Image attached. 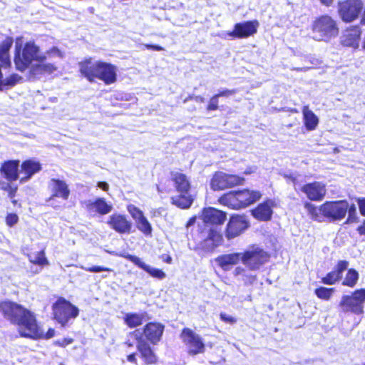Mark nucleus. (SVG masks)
<instances>
[{
    "label": "nucleus",
    "mask_w": 365,
    "mask_h": 365,
    "mask_svg": "<svg viewBox=\"0 0 365 365\" xmlns=\"http://www.w3.org/2000/svg\"><path fill=\"white\" fill-rule=\"evenodd\" d=\"M21 168L27 175L26 177L22 178L20 180V182L24 183L28 181L33 175L39 172L41 169V167L38 162L34 161L33 160H28L22 163Z\"/></svg>",
    "instance_id": "29"
},
{
    "label": "nucleus",
    "mask_w": 365,
    "mask_h": 365,
    "mask_svg": "<svg viewBox=\"0 0 365 365\" xmlns=\"http://www.w3.org/2000/svg\"><path fill=\"white\" fill-rule=\"evenodd\" d=\"M17 187H13L12 190H9V195L10 197H13L15 195V192H16Z\"/></svg>",
    "instance_id": "59"
},
{
    "label": "nucleus",
    "mask_w": 365,
    "mask_h": 365,
    "mask_svg": "<svg viewBox=\"0 0 365 365\" xmlns=\"http://www.w3.org/2000/svg\"><path fill=\"white\" fill-rule=\"evenodd\" d=\"M194 198L189 192H179V195L171 197L172 203L181 209L189 208Z\"/></svg>",
    "instance_id": "30"
},
{
    "label": "nucleus",
    "mask_w": 365,
    "mask_h": 365,
    "mask_svg": "<svg viewBox=\"0 0 365 365\" xmlns=\"http://www.w3.org/2000/svg\"><path fill=\"white\" fill-rule=\"evenodd\" d=\"M164 261L168 264H170L172 262V258L170 256H168Z\"/></svg>",
    "instance_id": "62"
},
{
    "label": "nucleus",
    "mask_w": 365,
    "mask_h": 365,
    "mask_svg": "<svg viewBox=\"0 0 365 365\" xmlns=\"http://www.w3.org/2000/svg\"><path fill=\"white\" fill-rule=\"evenodd\" d=\"M48 188L52 195L48 202H51L55 197H61L65 200H68L70 190L67 184L63 180L51 179L48 182Z\"/></svg>",
    "instance_id": "18"
},
{
    "label": "nucleus",
    "mask_w": 365,
    "mask_h": 365,
    "mask_svg": "<svg viewBox=\"0 0 365 365\" xmlns=\"http://www.w3.org/2000/svg\"><path fill=\"white\" fill-rule=\"evenodd\" d=\"M86 207L90 212H98L101 215H106L109 213L113 206L108 205L104 198H98L95 201L87 200L85 202Z\"/></svg>",
    "instance_id": "23"
},
{
    "label": "nucleus",
    "mask_w": 365,
    "mask_h": 365,
    "mask_svg": "<svg viewBox=\"0 0 365 365\" xmlns=\"http://www.w3.org/2000/svg\"><path fill=\"white\" fill-rule=\"evenodd\" d=\"M137 228L145 235H150L152 227L145 217L140 219L136 222Z\"/></svg>",
    "instance_id": "38"
},
{
    "label": "nucleus",
    "mask_w": 365,
    "mask_h": 365,
    "mask_svg": "<svg viewBox=\"0 0 365 365\" xmlns=\"http://www.w3.org/2000/svg\"><path fill=\"white\" fill-rule=\"evenodd\" d=\"M19 160H8L2 164L0 172L8 181L13 182L19 178Z\"/></svg>",
    "instance_id": "21"
},
{
    "label": "nucleus",
    "mask_w": 365,
    "mask_h": 365,
    "mask_svg": "<svg viewBox=\"0 0 365 365\" xmlns=\"http://www.w3.org/2000/svg\"><path fill=\"white\" fill-rule=\"evenodd\" d=\"M361 31L359 26L346 28L341 36V43L344 46L357 48L361 38Z\"/></svg>",
    "instance_id": "16"
},
{
    "label": "nucleus",
    "mask_w": 365,
    "mask_h": 365,
    "mask_svg": "<svg viewBox=\"0 0 365 365\" xmlns=\"http://www.w3.org/2000/svg\"><path fill=\"white\" fill-rule=\"evenodd\" d=\"M128 211L132 217L135 220V222L145 217L143 212L133 205H130L128 206Z\"/></svg>",
    "instance_id": "40"
},
{
    "label": "nucleus",
    "mask_w": 365,
    "mask_h": 365,
    "mask_svg": "<svg viewBox=\"0 0 365 365\" xmlns=\"http://www.w3.org/2000/svg\"><path fill=\"white\" fill-rule=\"evenodd\" d=\"M302 113L306 128L308 130H314L319 123L317 116L311 110H309L307 106H304L303 107Z\"/></svg>",
    "instance_id": "32"
},
{
    "label": "nucleus",
    "mask_w": 365,
    "mask_h": 365,
    "mask_svg": "<svg viewBox=\"0 0 365 365\" xmlns=\"http://www.w3.org/2000/svg\"><path fill=\"white\" fill-rule=\"evenodd\" d=\"M53 312L55 319L66 327L70 320L75 319L78 315V309L63 298L58 299L53 305Z\"/></svg>",
    "instance_id": "8"
},
{
    "label": "nucleus",
    "mask_w": 365,
    "mask_h": 365,
    "mask_svg": "<svg viewBox=\"0 0 365 365\" xmlns=\"http://www.w3.org/2000/svg\"><path fill=\"white\" fill-rule=\"evenodd\" d=\"M302 192L306 194L307 197L314 201L322 200L326 195L325 185L320 182H314L303 185Z\"/></svg>",
    "instance_id": "15"
},
{
    "label": "nucleus",
    "mask_w": 365,
    "mask_h": 365,
    "mask_svg": "<svg viewBox=\"0 0 365 365\" xmlns=\"http://www.w3.org/2000/svg\"><path fill=\"white\" fill-rule=\"evenodd\" d=\"M164 331V326L159 323H148L144 328L146 339L155 344L160 341Z\"/></svg>",
    "instance_id": "22"
},
{
    "label": "nucleus",
    "mask_w": 365,
    "mask_h": 365,
    "mask_svg": "<svg viewBox=\"0 0 365 365\" xmlns=\"http://www.w3.org/2000/svg\"><path fill=\"white\" fill-rule=\"evenodd\" d=\"M81 268L86 271L90 272L98 273L103 271L111 272L112 269L108 267H101V266H93V267H81Z\"/></svg>",
    "instance_id": "43"
},
{
    "label": "nucleus",
    "mask_w": 365,
    "mask_h": 365,
    "mask_svg": "<svg viewBox=\"0 0 365 365\" xmlns=\"http://www.w3.org/2000/svg\"><path fill=\"white\" fill-rule=\"evenodd\" d=\"M225 93H220V94L216 95L215 96L212 97L207 106L208 110H215L217 108V104H218V97L222 96V94H225Z\"/></svg>",
    "instance_id": "45"
},
{
    "label": "nucleus",
    "mask_w": 365,
    "mask_h": 365,
    "mask_svg": "<svg viewBox=\"0 0 365 365\" xmlns=\"http://www.w3.org/2000/svg\"><path fill=\"white\" fill-rule=\"evenodd\" d=\"M73 341V339L71 338H64L63 339H59L55 341L56 345L59 346L65 347L67 345L71 344Z\"/></svg>",
    "instance_id": "48"
},
{
    "label": "nucleus",
    "mask_w": 365,
    "mask_h": 365,
    "mask_svg": "<svg viewBox=\"0 0 365 365\" xmlns=\"http://www.w3.org/2000/svg\"><path fill=\"white\" fill-rule=\"evenodd\" d=\"M358 279L359 273L355 269H350L348 270L346 275L342 282V284L344 286L353 287L356 285Z\"/></svg>",
    "instance_id": "36"
},
{
    "label": "nucleus",
    "mask_w": 365,
    "mask_h": 365,
    "mask_svg": "<svg viewBox=\"0 0 365 365\" xmlns=\"http://www.w3.org/2000/svg\"><path fill=\"white\" fill-rule=\"evenodd\" d=\"M56 68V66L52 63L38 64L31 68L28 78L31 80L43 73H51Z\"/></svg>",
    "instance_id": "33"
},
{
    "label": "nucleus",
    "mask_w": 365,
    "mask_h": 365,
    "mask_svg": "<svg viewBox=\"0 0 365 365\" xmlns=\"http://www.w3.org/2000/svg\"><path fill=\"white\" fill-rule=\"evenodd\" d=\"M287 177L293 183V185L294 186V189L297 190V187L298 185V178H299V175H297V174H291L290 175L287 176Z\"/></svg>",
    "instance_id": "51"
},
{
    "label": "nucleus",
    "mask_w": 365,
    "mask_h": 365,
    "mask_svg": "<svg viewBox=\"0 0 365 365\" xmlns=\"http://www.w3.org/2000/svg\"><path fill=\"white\" fill-rule=\"evenodd\" d=\"M364 9L362 0H341L337 3V14L345 24L351 23L359 19Z\"/></svg>",
    "instance_id": "7"
},
{
    "label": "nucleus",
    "mask_w": 365,
    "mask_h": 365,
    "mask_svg": "<svg viewBox=\"0 0 365 365\" xmlns=\"http://www.w3.org/2000/svg\"><path fill=\"white\" fill-rule=\"evenodd\" d=\"M0 311L7 320L18 326V331L21 336L51 339L55 335L53 329H49L44 334L38 326L33 313L17 303L10 301L2 302L0 303Z\"/></svg>",
    "instance_id": "1"
},
{
    "label": "nucleus",
    "mask_w": 365,
    "mask_h": 365,
    "mask_svg": "<svg viewBox=\"0 0 365 365\" xmlns=\"http://www.w3.org/2000/svg\"><path fill=\"white\" fill-rule=\"evenodd\" d=\"M363 365H365V364H363Z\"/></svg>",
    "instance_id": "63"
},
{
    "label": "nucleus",
    "mask_w": 365,
    "mask_h": 365,
    "mask_svg": "<svg viewBox=\"0 0 365 365\" xmlns=\"http://www.w3.org/2000/svg\"><path fill=\"white\" fill-rule=\"evenodd\" d=\"M29 261L31 263L38 264V265H45L48 264V260L45 257V253L43 251L37 252L35 253H31L29 255Z\"/></svg>",
    "instance_id": "37"
},
{
    "label": "nucleus",
    "mask_w": 365,
    "mask_h": 365,
    "mask_svg": "<svg viewBox=\"0 0 365 365\" xmlns=\"http://www.w3.org/2000/svg\"><path fill=\"white\" fill-rule=\"evenodd\" d=\"M349 263L346 260H340L337 265L336 270H334L341 277L342 272L348 267Z\"/></svg>",
    "instance_id": "44"
},
{
    "label": "nucleus",
    "mask_w": 365,
    "mask_h": 365,
    "mask_svg": "<svg viewBox=\"0 0 365 365\" xmlns=\"http://www.w3.org/2000/svg\"><path fill=\"white\" fill-rule=\"evenodd\" d=\"M245 272V269L242 267H237L235 269V274L236 276L242 274Z\"/></svg>",
    "instance_id": "58"
},
{
    "label": "nucleus",
    "mask_w": 365,
    "mask_h": 365,
    "mask_svg": "<svg viewBox=\"0 0 365 365\" xmlns=\"http://www.w3.org/2000/svg\"><path fill=\"white\" fill-rule=\"evenodd\" d=\"M305 207L314 220L320 222L322 217H325L330 220L336 221L341 220L346 216L349 204L345 200L326 202L317 207L307 202L305 204Z\"/></svg>",
    "instance_id": "4"
},
{
    "label": "nucleus",
    "mask_w": 365,
    "mask_h": 365,
    "mask_svg": "<svg viewBox=\"0 0 365 365\" xmlns=\"http://www.w3.org/2000/svg\"><path fill=\"white\" fill-rule=\"evenodd\" d=\"M319 1H320L322 5L326 7H330L334 1V0H319Z\"/></svg>",
    "instance_id": "52"
},
{
    "label": "nucleus",
    "mask_w": 365,
    "mask_h": 365,
    "mask_svg": "<svg viewBox=\"0 0 365 365\" xmlns=\"http://www.w3.org/2000/svg\"><path fill=\"white\" fill-rule=\"evenodd\" d=\"M180 336L187 348L189 354L196 355L205 351V344L202 338L190 329H183Z\"/></svg>",
    "instance_id": "12"
},
{
    "label": "nucleus",
    "mask_w": 365,
    "mask_h": 365,
    "mask_svg": "<svg viewBox=\"0 0 365 365\" xmlns=\"http://www.w3.org/2000/svg\"><path fill=\"white\" fill-rule=\"evenodd\" d=\"M259 23L257 19L237 23L233 29L227 32V36L232 39L247 38L257 34Z\"/></svg>",
    "instance_id": "11"
},
{
    "label": "nucleus",
    "mask_w": 365,
    "mask_h": 365,
    "mask_svg": "<svg viewBox=\"0 0 365 365\" xmlns=\"http://www.w3.org/2000/svg\"><path fill=\"white\" fill-rule=\"evenodd\" d=\"M341 277L334 270L328 273L322 278V282L326 284H334Z\"/></svg>",
    "instance_id": "41"
},
{
    "label": "nucleus",
    "mask_w": 365,
    "mask_h": 365,
    "mask_svg": "<svg viewBox=\"0 0 365 365\" xmlns=\"http://www.w3.org/2000/svg\"><path fill=\"white\" fill-rule=\"evenodd\" d=\"M117 96L115 97L116 99H123V94H124V93H117Z\"/></svg>",
    "instance_id": "61"
},
{
    "label": "nucleus",
    "mask_w": 365,
    "mask_h": 365,
    "mask_svg": "<svg viewBox=\"0 0 365 365\" xmlns=\"http://www.w3.org/2000/svg\"><path fill=\"white\" fill-rule=\"evenodd\" d=\"M241 253H231L220 255L215 261L223 270L227 271L237 264L241 260Z\"/></svg>",
    "instance_id": "25"
},
{
    "label": "nucleus",
    "mask_w": 365,
    "mask_h": 365,
    "mask_svg": "<svg viewBox=\"0 0 365 365\" xmlns=\"http://www.w3.org/2000/svg\"><path fill=\"white\" fill-rule=\"evenodd\" d=\"M357 202L359 204L361 214L365 216V198H358Z\"/></svg>",
    "instance_id": "50"
},
{
    "label": "nucleus",
    "mask_w": 365,
    "mask_h": 365,
    "mask_svg": "<svg viewBox=\"0 0 365 365\" xmlns=\"http://www.w3.org/2000/svg\"><path fill=\"white\" fill-rule=\"evenodd\" d=\"M98 187L105 191H107L108 190V184L106 182H99L98 183Z\"/></svg>",
    "instance_id": "54"
},
{
    "label": "nucleus",
    "mask_w": 365,
    "mask_h": 365,
    "mask_svg": "<svg viewBox=\"0 0 365 365\" xmlns=\"http://www.w3.org/2000/svg\"><path fill=\"white\" fill-rule=\"evenodd\" d=\"M365 289L355 290L351 295H343L339 304L340 312L352 313L356 315L364 314Z\"/></svg>",
    "instance_id": "6"
},
{
    "label": "nucleus",
    "mask_w": 365,
    "mask_h": 365,
    "mask_svg": "<svg viewBox=\"0 0 365 365\" xmlns=\"http://www.w3.org/2000/svg\"><path fill=\"white\" fill-rule=\"evenodd\" d=\"M171 177L178 192H190V183L185 174L173 172L171 173Z\"/></svg>",
    "instance_id": "27"
},
{
    "label": "nucleus",
    "mask_w": 365,
    "mask_h": 365,
    "mask_svg": "<svg viewBox=\"0 0 365 365\" xmlns=\"http://www.w3.org/2000/svg\"><path fill=\"white\" fill-rule=\"evenodd\" d=\"M125 259L130 260L138 267L148 272L153 277L158 279H163L166 277V274L162 270L145 264L140 257L130 254L123 255Z\"/></svg>",
    "instance_id": "19"
},
{
    "label": "nucleus",
    "mask_w": 365,
    "mask_h": 365,
    "mask_svg": "<svg viewBox=\"0 0 365 365\" xmlns=\"http://www.w3.org/2000/svg\"><path fill=\"white\" fill-rule=\"evenodd\" d=\"M276 206L275 202L272 199H268L262 203H260L255 210H252V215L257 220L262 221L269 220L272 215V208Z\"/></svg>",
    "instance_id": "20"
},
{
    "label": "nucleus",
    "mask_w": 365,
    "mask_h": 365,
    "mask_svg": "<svg viewBox=\"0 0 365 365\" xmlns=\"http://www.w3.org/2000/svg\"><path fill=\"white\" fill-rule=\"evenodd\" d=\"M13 45V39L7 37L0 44V66L4 68L9 67L11 61L9 57V50Z\"/></svg>",
    "instance_id": "28"
},
{
    "label": "nucleus",
    "mask_w": 365,
    "mask_h": 365,
    "mask_svg": "<svg viewBox=\"0 0 365 365\" xmlns=\"http://www.w3.org/2000/svg\"><path fill=\"white\" fill-rule=\"evenodd\" d=\"M144 47L147 49L157 51H164V48L159 45H153V44L146 43V44H144Z\"/></svg>",
    "instance_id": "49"
},
{
    "label": "nucleus",
    "mask_w": 365,
    "mask_h": 365,
    "mask_svg": "<svg viewBox=\"0 0 365 365\" xmlns=\"http://www.w3.org/2000/svg\"><path fill=\"white\" fill-rule=\"evenodd\" d=\"M241 261L251 270L258 269L269 259V255L259 247H252L241 253Z\"/></svg>",
    "instance_id": "9"
},
{
    "label": "nucleus",
    "mask_w": 365,
    "mask_h": 365,
    "mask_svg": "<svg viewBox=\"0 0 365 365\" xmlns=\"http://www.w3.org/2000/svg\"><path fill=\"white\" fill-rule=\"evenodd\" d=\"M6 224L11 227L18 221V216L16 214H9L6 217Z\"/></svg>",
    "instance_id": "46"
},
{
    "label": "nucleus",
    "mask_w": 365,
    "mask_h": 365,
    "mask_svg": "<svg viewBox=\"0 0 365 365\" xmlns=\"http://www.w3.org/2000/svg\"><path fill=\"white\" fill-rule=\"evenodd\" d=\"M219 201L221 204L232 209L242 208L237 191L225 194L220 198Z\"/></svg>",
    "instance_id": "31"
},
{
    "label": "nucleus",
    "mask_w": 365,
    "mask_h": 365,
    "mask_svg": "<svg viewBox=\"0 0 365 365\" xmlns=\"http://www.w3.org/2000/svg\"><path fill=\"white\" fill-rule=\"evenodd\" d=\"M221 240L222 237L217 232L211 230L208 237L204 241L203 247L207 250L212 251L220 245Z\"/></svg>",
    "instance_id": "34"
},
{
    "label": "nucleus",
    "mask_w": 365,
    "mask_h": 365,
    "mask_svg": "<svg viewBox=\"0 0 365 365\" xmlns=\"http://www.w3.org/2000/svg\"><path fill=\"white\" fill-rule=\"evenodd\" d=\"M357 231L360 235H365V220H364L361 225L358 227Z\"/></svg>",
    "instance_id": "56"
},
{
    "label": "nucleus",
    "mask_w": 365,
    "mask_h": 365,
    "mask_svg": "<svg viewBox=\"0 0 365 365\" xmlns=\"http://www.w3.org/2000/svg\"><path fill=\"white\" fill-rule=\"evenodd\" d=\"M334 292V288H327L324 287H320L316 289L314 292L319 299L324 300H329L332 296Z\"/></svg>",
    "instance_id": "39"
},
{
    "label": "nucleus",
    "mask_w": 365,
    "mask_h": 365,
    "mask_svg": "<svg viewBox=\"0 0 365 365\" xmlns=\"http://www.w3.org/2000/svg\"><path fill=\"white\" fill-rule=\"evenodd\" d=\"M136 354L135 353L128 356V361L132 363H136Z\"/></svg>",
    "instance_id": "57"
},
{
    "label": "nucleus",
    "mask_w": 365,
    "mask_h": 365,
    "mask_svg": "<svg viewBox=\"0 0 365 365\" xmlns=\"http://www.w3.org/2000/svg\"><path fill=\"white\" fill-rule=\"evenodd\" d=\"M202 218L205 223L221 225L226 219V213L213 207L205 209Z\"/></svg>",
    "instance_id": "24"
},
{
    "label": "nucleus",
    "mask_w": 365,
    "mask_h": 365,
    "mask_svg": "<svg viewBox=\"0 0 365 365\" xmlns=\"http://www.w3.org/2000/svg\"><path fill=\"white\" fill-rule=\"evenodd\" d=\"M245 178L237 175L227 174L223 172H217L214 174L210 186L214 190H222L234 186L242 185Z\"/></svg>",
    "instance_id": "10"
},
{
    "label": "nucleus",
    "mask_w": 365,
    "mask_h": 365,
    "mask_svg": "<svg viewBox=\"0 0 365 365\" xmlns=\"http://www.w3.org/2000/svg\"><path fill=\"white\" fill-rule=\"evenodd\" d=\"M255 279H256V277L254 275L246 276V277L243 279V280L245 281V283H250V284L253 283L255 281Z\"/></svg>",
    "instance_id": "53"
},
{
    "label": "nucleus",
    "mask_w": 365,
    "mask_h": 365,
    "mask_svg": "<svg viewBox=\"0 0 365 365\" xmlns=\"http://www.w3.org/2000/svg\"><path fill=\"white\" fill-rule=\"evenodd\" d=\"M248 226V221L245 216L233 215L227 224L225 235L229 240L233 239L239 236Z\"/></svg>",
    "instance_id": "13"
},
{
    "label": "nucleus",
    "mask_w": 365,
    "mask_h": 365,
    "mask_svg": "<svg viewBox=\"0 0 365 365\" xmlns=\"http://www.w3.org/2000/svg\"><path fill=\"white\" fill-rule=\"evenodd\" d=\"M0 185H1V188L4 190L9 191V190H12V186L9 183L3 182L0 183Z\"/></svg>",
    "instance_id": "55"
},
{
    "label": "nucleus",
    "mask_w": 365,
    "mask_h": 365,
    "mask_svg": "<svg viewBox=\"0 0 365 365\" xmlns=\"http://www.w3.org/2000/svg\"><path fill=\"white\" fill-rule=\"evenodd\" d=\"M145 314L128 313L124 317L125 324L130 328H134L142 324Z\"/></svg>",
    "instance_id": "35"
},
{
    "label": "nucleus",
    "mask_w": 365,
    "mask_h": 365,
    "mask_svg": "<svg viewBox=\"0 0 365 365\" xmlns=\"http://www.w3.org/2000/svg\"><path fill=\"white\" fill-rule=\"evenodd\" d=\"M79 70L90 82L99 79L106 85H110L117 81V68L110 63L86 59L79 63Z\"/></svg>",
    "instance_id": "2"
},
{
    "label": "nucleus",
    "mask_w": 365,
    "mask_h": 365,
    "mask_svg": "<svg viewBox=\"0 0 365 365\" xmlns=\"http://www.w3.org/2000/svg\"><path fill=\"white\" fill-rule=\"evenodd\" d=\"M137 339V349L140 354L141 358L145 364H154L157 361V356L151 349L148 343L141 336L138 337V330L133 332Z\"/></svg>",
    "instance_id": "17"
},
{
    "label": "nucleus",
    "mask_w": 365,
    "mask_h": 365,
    "mask_svg": "<svg viewBox=\"0 0 365 365\" xmlns=\"http://www.w3.org/2000/svg\"><path fill=\"white\" fill-rule=\"evenodd\" d=\"M347 211L349 212V216L346 223H352L356 221V207L355 205H352L348 207Z\"/></svg>",
    "instance_id": "42"
},
{
    "label": "nucleus",
    "mask_w": 365,
    "mask_h": 365,
    "mask_svg": "<svg viewBox=\"0 0 365 365\" xmlns=\"http://www.w3.org/2000/svg\"><path fill=\"white\" fill-rule=\"evenodd\" d=\"M310 37L316 41L329 42L339 34L337 20L328 14L316 16L309 27Z\"/></svg>",
    "instance_id": "3"
},
{
    "label": "nucleus",
    "mask_w": 365,
    "mask_h": 365,
    "mask_svg": "<svg viewBox=\"0 0 365 365\" xmlns=\"http://www.w3.org/2000/svg\"><path fill=\"white\" fill-rule=\"evenodd\" d=\"M237 192L242 208L250 205L259 200L262 197V193L258 190L245 189Z\"/></svg>",
    "instance_id": "26"
},
{
    "label": "nucleus",
    "mask_w": 365,
    "mask_h": 365,
    "mask_svg": "<svg viewBox=\"0 0 365 365\" xmlns=\"http://www.w3.org/2000/svg\"><path fill=\"white\" fill-rule=\"evenodd\" d=\"M38 48L34 43L26 42L23 48L16 46L14 63L17 70L24 71L33 61L43 62L45 56H38Z\"/></svg>",
    "instance_id": "5"
},
{
    "label": "nucleus",
    "mask_w": 365,
    "mask_h": 365,
    "mask_svg": "<svg viewBox=\"0 0 365 365\" xmlns=\"http://www.w3.org/2000/svg\"><path fill=\"white\" fill-rule=\"evenodd\" d=\"M108 224L120 234H129L131 232L132 223L125 215L113 214L109 217Z\"/></svg>",
    "instance_id": "14"
},
{
    "label": "nucleus",
    "mask_w": 365,
    "mask_h": 365,
    "mask_svg": "<svg viewBox=\"0 0 365 365\" xmlns=\"http://www.w3.org/2000/svg\"><path fill=\"white\" fill-rule=\"evenodd\" d=\"M362 16L360 21L361 25H365V6H364Z\"/></svg>",
    "instance_id": "60"
},
{
    "label": "nucleus",
    "mask_w": 365,
    "mask_h": 365,
    "mask_svg": "<svg viewBox=\"0 0 365 365\" xmlns=\"http://www.w3.org/2000/svg\"><path fill=\"white\" fill-rule=\"evenodd\" d=\"M220 319H221L223 322H226V323H229V324H234V323H235V322H236V321H237V320H236V319H235V318H234L233 317L230 316V315H227V314H225V313H221V314H220Z\"/></svg>",
    "instance_id": "47"
}]
</instances>
